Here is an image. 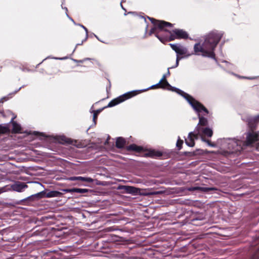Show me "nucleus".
<instances>
[{
  "label": "nucleus",
  "instance_id": "f257e3e1",
  "mask_svg": "<svg viewBox=\"0 0 259 259\" xmlns=\"http://www.w3.org/2000/svg\"><path fill=\"white\" fill-rule=\"evenodd\" d=\"M223 36V33L217 31H212L207 34L202 45L200 43L194 46V50L197 55L204 57L214 58V50Z\"/></svg>",
  "mask_w": 259,
  "mask_h": 259
},
{
  "label": "nucleus",
  "instance_id": "f03ea898",
  "mask_svg": "<svg viewBox=\"0 0 259 259\" xmlns=\"http://www.w3.org/2000/svg\"><path fill=\"white\" fill-rule=\"evenodd\" d=\"M183 94L184 98L188 101L193 109L198 113L199 123L197 125H199L200 127L207 125L208 124L207 119L202 116H201L200 113L203 111L205 112L206 114H207L208 113L207 109L203 105L195 100L189 95L185 93H183Z\"/></svg>",
  "mask_w": 259,
  "mask_h": 259
},
{
  "label": "nucleus",
  "instance_id": "7ed1b4c3",
  "mask_svg": "<svg viewBox=\"0 0 259 259\" xmlns=\"http://www.w3.org/2000/svg\"><path fill=\"white\" fill-rule=\"evenodd\" d=\"M148 18L154 25V27L150 30L151 33H154L157 28H159L161 30H164L165 31H167V28L171 27L172 26L171 23L167 22L156 20L153 17Z\"/></svg>",
  "mask_w": 259,
  "mask_h": 259
},
{
  "label": "nucleus",
  "instance_id": "20e7f679",
  "mask_svg": "<svg viewBox=\"0 0 259 259\" xmlns=\"http://www.w3.org/2000/svg\"><path fill=\"white\" fill-rule=\"evenodd\" d=\"M169 45L171 49L174 50L178 55L176 60V67L178 66L179 60L181 59L179 57L178 55H185L186 57H188L191 55L190 54H188L187 49L181 45L170 44Z\"/></svg>",
  "mask_w": 259,
  "mask_h": 259
},
{
  "label": "nucleus",
  "instance_id": "39448f33",
  "mask_svg": "<svg viewBox=\"0 0 259 259\" xmlns=\"http://www.w3.org/2000/svg\"><path fill=\"white\" fill-rule=\"evenodd\" d=\"M138 93L137 91H133L131 92H129L127 94H124L122 96H119V97L112 100L111 102H110L108 105V107H113L114 106L123 101L125 100L136 96Z\"/></svg>",
  "mask_w": 259,
  "mask_h": 259
},
{
  "label": "nucleus",
  "instance_id": "423d86ee",
  "mask_svg": "<svg viewBox=\"0 0 259 259\" xmlns=\"http://www.w3.org/2000/svg\"><path fill=\"white\" fill-rule=\"evenodd\" d=\"M194 132L197 133V135H195V139H198V135H200L201 137H203V136L204 135L211 137L213 134V132L211 128L208 127H200L199 125H197Z\"/></svg>",
  "mask_w": 259,
  "mask_h": 259
},
{
  "label": "nucleus",
  "instance_id": "0eeeda50",
  "mask_svg": "<svg viewBox=\"0 0 259 259\" xmlns=\"http://www.w3.org/2000/svg\"><path fill=\"white\" fill-rule=\"evenodd\" d=\"M259 141V132H251L247 134L244 145L250 146L254 142Z\"/></svg>",
  "mask_w": 259,
  "mask_h": 259
},
{
  "label": "nucleus",
  "instance_id": "6e6552de",
  "mask_svg": "<svg viewBox=\"0 0 259 259\" xmlns=\"http://www.w3.org/2000/svg\"><path fill=\"white\" fill-rule=\"evenodd\" d=\"M188 37V33L182 29H175L172 31V33L170 36V40L175 39H185Z\"/></svg>",
  "mask_w": 259,
  "mask_h": 259
},
{
  "label": "nucleus",
  "instance_id": "1a4fd4ad",
  "mask_svg": "<svg viewBox=\"0 0 259 259\" xmlns=\"http://www.w3.org/2000/svg\"><path fill=\"white\" fill-rule=\"evenodd\" d=\"M62 195V193L57 191H50L47 193H45L44 191L38 193L35 195L36 197H37L39 198H43V197H60Z\"/></svg>",
  "mask_w": 259,
  "mask_h": 259
},
{
  "label": "nucleus",
  "instance_id": "9d476101",
  "mask_svg": "<svg viewBox=\"0 0 259 259\" xmlns=\"http://www.w3.org/2000/svg\"><path fill=\"white\" fill-rule=\"evenodd\" d=\"M28 187L27 185L23 182H17L11 186L13 190L18 192H21L23 190Z\"/></svg>",
  "mask_w": 259,
  "mask_h": 259
},
{
  "label": "nucleus",
  "instance_id": "9b49d317",
  "mask_svg": "<svg viewBox=\"0 0 259 259\" xmlns=\"http://www.w3.org/2000/svg\"><path fill=\"white\" fill-rule=\"evenodd\" d=\"M118 189L123 190L128 193H137L139 190L138 188L129 186H120Z\"/></svg>",
  "mask_w": 259,
  "mask_h": 259
},
{
  "label": "nucleus",
  "instance_id": "f8f14e48",
  "mask_svg": "<svg viewBox=\"0 0 259 259\" xmlns=\"http://www.w3.org/2000/svg\"><path fill=\"white\" fill-rule=\"evenodd\" d=\"M195 135H197L195 132H191L189 134L188 139L186 140V144L189 147H193L195 145L194 138L195 139Z\"/></svg>",
  "mask_w": 259,
  "mask_h": 259
},
{
  "label": "nucleus",
  "instance_id": "ddd939ff",
  "mask_svg": "<svg viewBox=\"0 0 259 259\" xmlns=\"http://www.w3.org/2000/svg\"><path fill=\"white\" fill-rule=\"evenodd\" d=\"M63 191L65 192H75L78 193H84L88 192V189L81 188L66 189H63Z\"/></svg>",
  "mask_w": 259,
  "mask_h": 259
},
{
  "label": "nucleus",
  "instance_id": "4468645a",
  "mask_svg": "<svg viewBox=\"0 0 259 259\" xmlns=\"http://www.w3.org/2000/svg\"><path fill=\"white\" fill-rule=\"evenodd\" d=\"M146 156L155 157H160L162 156V153L156 150H149L145 154Z\"/></svg>",
  "mask_w": 259,
  "mask_h": 259
},
{
  "label": "nucleus",
  "instance_id": "2eb2a0df",
  "mask_svg": "<svg viewBox=\"0 0 259 259\" xmlns=\"http://www.w3.org/2000/svg\"><path fill=\"white\" fill-rule=\"evenodd\" d=\"M258 243H259V236L258 238L254 241V242L252 243V246H256ZM251 259H259V246L257 247L255 252L253 254Z\"/></svg>",
  "mask_w": 259,
  "mask_h": 259
},
{
  "label": "nucleus",
  "instance_id": "dca6fc26",
  "mask_svg": "<svg viewBox=\"0 0 259 259\" xmlns=\"http://www.w3.org/2000/svg\"><path fill=\"white\" fill-rule=\"evenodd\" d=\"M128 150L134 151L138 152H140L143 151V149L142 147L138 146L135 144H132L127 147Z\"/></svg>",
  "mask_w": 259,
  "mask_h": 259
},
{
  "label": "nucleus",
  "instance_id": "f3484780",
  "mask_svg": "<svg viewBox=\"0 0 259 259\" xmlns=\"http://www.w3.org/2000/svg\"><path fill=\"white\" fill-rule=\"evenodd\" d=\"M125 144V141L123 138L121 137H119L117 139L116 141V146L117 148H123Z\"/></svg>",
  "mask_w": 259,
  "mask_h": 259
},
{
  "label": "nucleus",
  "instance_id": "a211bd4d",
  "mask_svg": "<svg viewBox=\"0 0 259 259\" xmlns=\"http://www.w3.org/2000/svg\"><path fill=\"white\" fill-rule=\"evenodd\" d=\"M227 143H228L229 149H234L236 146L238 145L237 141L234 139H229L227 141Z\"/></svg>",
  "mask_w": 259,
  "mask_h": 259
},
{
  "label": "nucleus",
  "instance_id": "6ab92c4d",
  "mask_svg": "<svg viewBox=\"0 0 259 259\" xmlns=\"http://www.w3.org/2000/svg\"><path fill=\"white\" fill-rule=\"evenodd\" d=\"M165 78H166V76H165V75H164L163 76L162 78H161V79L160 80V81L159 82V83L157 85H160L161 87L163 88L169 86V83L166 81Z\"/></svg>",
  "mask_w": 259,
  "mask_h": 259
},
{
  "label": "nucleus",
  "instance_id": "aec40b11",
  "mask_svg": "<svg viewBox=\"0 0 259 259\" xmlns=\"http://www.w3.org/2000/svg\"><path fill=\"white\" fill-rule=\"evenodd\" d=\"M189 190H201L202 191L207 192L210 190H214V188H207V187H193L191 188H190L189 189Z\"/></svg>",
  "mask_w": 259,
  "mask_h": 259
},
{
  "label": "nucleus",
  "instance_id": "412c9836",
  "mask_svg": "<svg viewBox=\"0 0 259 259\" xmlns=\"http://www.w3.org/2000/svg\"><path fill=\"white\" fill-rule=\"evenodd\" d=\"M21 126L15 122H13V131L15 133H19L21 131Z\"/></svg>",
  "mask_w": 259,
  "mask_h": 259
},
{
  "label": "nucleus",
  "instance_id": "4be33fe9",
  "mask_svg": "<svg viewBox=\"0 0 259 259\" xmlns=\"http://www.w3.org/2000/svg\"><path fill=\"white\" fill-rule=\"evenodd\" d=\"M78 181H81L91 183L93 182V180L91 178H86L82 177H77Z\"/></svg>",
  "mask_w": 259,
  "mask_h": 259
},
{
  "label": "nucleus",
  "instance_id": "5701e85b",
  "mask_svg": "<svg viewBox=\"0 0 259 259\" xmlns=\"http://www.w3.org/2000/svg\"><path fill=\"white\" fill-rule=\"evenodd\" d=\"M8 128L6 126L0 125V134H4L8 132Z\"/></svg>",
  "mask_w": 259,
  "mask_h": 259
},
{
  "label": "nucleus",
  "instance_id": "b1692460",
  "mask_svg": "<svg viewBox=\"0 0 259 259\" xmlns=\"http://www.w3.org/2000/svg\"><path fill=\"white\" fill-rule=\"evenodd\" d=\"M201 140L202 141L206 143L209 146L211 147H215V144L211 143L209 140L205 139L202 136Z\"/></svg>",
  "mask_w": 259,
  "mask_h": 259
},
{
  "label": "nucleus",
  "instance_id": "393cba45",
  "mask_svg": "<svg viewBox=\"0 0 259 259\" xmlns=\"http://www.w3.org/2000/svg\"><path fill=\"white\" fill-rule=\"evenodd\" d=\"M158 194H160V192L155 191V192H150L146 193H144V195L148 196V195H157Z\"/></svg>",
  "mask_w": 259,
  "mask_h": 259
},
{
  "label": "nucleus",
  "instance_id": "a878e982",
  "mask_svg": "<svg viewBox=\"0 0 259 259\" xmlns=\"http://www.w3.org/2000/svg\"><path fill=\"white\" fill-rule=\"evenodd\" d=\"M99 112V111L97 110L94 112V115H93V120L95 123H96V120L97 118L98 114Z\"/></svg>",
  "mask_w": 259,
  "mask_h": 259
},
{
  "label": "nucleus",
  "instance_id": "bb28decb",
  "mask_svg": "<svg viewBox=\"0 0 259 259\" xmlns=\"http://www.w3.org/2000/svg\"><path fill=\"white\" fill-rule=\"evenodd\" d=\"M127 14H132L133 15H134V16H143L141 15V13L138 14L137 12H130L127 13Z\"/></svg>",
  "mask_w": 259,
  "mask_h": 259
},
{
  "label": "nucleus",
  "instance_id": "cd10ccee",
  "mask_svg": "<svg viewBox=\"0 0 259 259\" xmlns=\"http://www.w3.org/2000/svg\"><path fill=\"white\" fill-rule=\"evenodd\" d=\"M68 180L70 181H78L77 177H72L68 178Z\"/></svg>",
  "mask_w": 259,
  "mask_h": 259
},
{
  "label": "nucleus",
  "instance_id": "c85d7f7f",
  "mask_svg": "<svg viewBox=\"0 0 259 259\" xmlns=\"http://www.w3.org/2000/svg\"><path fill=\"white\" fill-rule=\"evenodd\" d=\"M183 143V141H178L177 142V145L178 147H180L181 148V146H182V144Z\"/></svg>",
  "mask_w": 259,
  "mask_h": 259
},
{
  "label": "nucleus",
  "instance_id": "c756f323",
  "mask_svg": "<svg viewBox=\"0 0 259 259\" xmlns=\"http://www.w3.org/2000/svg\"><path fill=\"white\" fill-rule=\"evenodd\" d=\"M255 120L257 122L259 121V115L255 118Z\"/></svg>",
  "mask_w": 259,
  "mask_h": 259
},
{
  "label": "nucleus",
  "instance_id": "7c9ffc66",
  "mask_svg": "<svg viewBox=\"0 0 259 259\" xmlns=\"http://www.w3.org/2000/svg\"><path fill=\"white\" fill-rule=\"evenodd\" d=\"M64 142L66 143H70V140H65Z\"/></svg>",
  "mask_w": 259,
  "mask_h": 259
},
{
  "label": "nucleus",
  "instance_id": "2f4dec72",
  "mask_svg": "<svg viewBox=\"0 0 259 259\" xmlns=\"http://www.w3.org/2000/svg\"><path fill=\"white\" fill-rule=\"evenodd\" d=\"M67 11H68V10H67V9H66V15H67V16H68L69 14H68L67 13Z\"/></svg>",
  "mask_w": 259,
  "mask_h": 259
},
{
  "label": "nucleus",
  "instance_id": "473e14b6",
  "mask_svg": "<svg viewBox=\"0 0 259 259\" xmlns=\"http://www.w3.org/2000/svg\"><path fill=\"white\" fill-rule=\"evenodd\" d=\"M82 27L85 29V30L86 31L87 33L88 32V30H87V29L84 27V26H82Z\"/></svg>",
  "mask_w": 259,
  "mask_h": 259
},
{
  "label": "nucleus",
  "instance_id": "72a5a7b5",
  "mask_svg": "<svg viewBox=\"0 0 259 259\" xmlns=\"http://www.w3.org/2000/svg\"><path fill=\"white\" fill-rule=\"evenodd\" d=\"M157 37L158 38V39H159L161 41L163 42V40H162V39H161V38H160L159 37H158V36H157Z\"/></svg>",
  "mask_w": 259,
  "mask_h": 259
},
{
  "label": "nucleus",
  "instance_id": "f704fd0d",
  "mask_svg": "<svg viewBox=\"0 0 259 259\" xmlns=\"http://www.w3.org/2000/svg\"><path fill=\"white\" fill-rule=\"evenodd\" d=\"M169 74V71H168V72L167 73V74Z\"/></svg>",
  "mask_w": 259,
  "mask_h": 259
},
{
  "label": "nucleus",
  "instance_id": "c9c22d12",
  "mask_svg": "<svg viewBox=\"0 0 259 259\" xmlns=\"http://www.w3.org/2000/svg\"><path fill=\"white\" fill-rule=\"evenodd\" d=\"M169 74V71H168V72L167 73V74Z\"/></svg>",
  "mask_w": 259,
  "mask_h": 259
},
{
  "label": "nucleus",
  "instance_id": "e433bc0d",
  "mask_svg": "<svg viewBox=\"0 0 259 259\" xmlns=\"http://www.w3.org/2000/svg\"><path fill=\"white\" fill-rule=\"evenodd\" d=\"M2 193V191L0 190V194Z\"/></svg>",
  "mask_w": 259,
  "mask_h": 259
}]
</instances>
